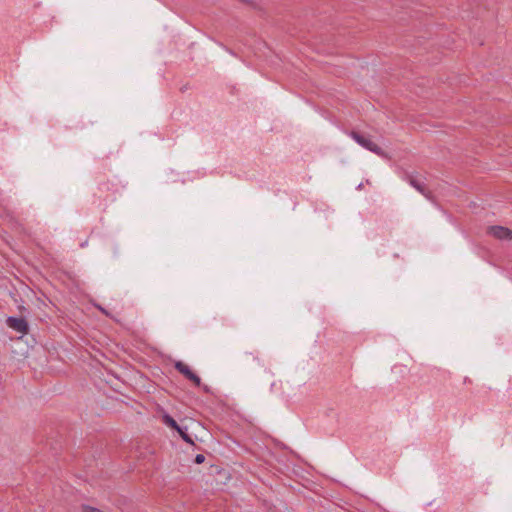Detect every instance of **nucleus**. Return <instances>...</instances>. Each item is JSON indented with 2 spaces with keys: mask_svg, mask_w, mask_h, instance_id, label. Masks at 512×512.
<instances>
[{
  "mask_svg": "<svg viewBox=\"0 0 512 512\" xmlns=\"http://www.w3.org/2000/svg\"><path fill=\"white\" fill-rule=\"evenodd\" d=\"M188 380H190L191 382H193V384L197 387H200L201 386V379L200 377L196 374V373H192L190 375V377L188 378Z\"/></svg>",
  "mask_w": 512,
  "mask_h": 512,
  "instance_id": "8",
  "label": "nucleus"
},
{
  "mask_svg": "<svg viewBox=\"0 0 512 512\" xmlns=\"http://www.w3.org/2000/svg\"><path fill=\"white\" fill-rule=\"evenodd\" d=\"M488 233L500 240L512 239V231L503 226H490Z\"/></svg>",
  "mask_w": 512,
  "mask_h": 512,
  "instance_id": "3",
  "label": "nucleus"
},
{
  "mask_svg": "<svg viewBox=\"0 0 512 512\" xmlns=\"http://www.w3.org/2000/svg\"><path fill=\"white\" fill-rule=\"evenodd\" d=\"M349 136L363 148L375 153L380 157L388 158L387 153L382 148H380L376 143H374L370 138L365 137L356 131H351L349 133Z\"/></svg>",
  "mask_w": 512,
  "mask_h": 512,
  "instance_id": "1",
  "label": "nucleus"
},
{
  "mask_svg": "<svg viewBox=\"0 0 512 512\" xmlns=\"http://www.w3.org/2000/svg\"><path fill=\"white\" fill-rule=\"evenodd\" d=\"M409 183H410V185H411V186H413V187H414L418 192H420L421 194H423L426 198H428V199H430V198H431V193H430V191H428V190L426 189V187L424 186V184H423L420 180H418V179H416V178H414V177H409Z\"/></svg>",
  "mask_w": 512,
  "mask_h": 512,
  "instance_id": "4",
  "label": "nucleus"
},
{
  "mask_svg": "<svg viewBox=\"0 0 512 512\" xmlns=\"http://www.w3.org/2000/svg\"><path fill=\"white\" fill-rule=\"evenodd\" d=\"M203 389H204V391H205V392H209V388H208V386H206V385H205V386H203Z\"/></svg>",
  "mask_w": 512,
  "mask_h": 512,
  "instance_id": "12",
  "label": "nucleus"
},
{
  "mask_svg": "<svg viewBox=\"0 0 512 512\" xmlns=\"http://www.w3.org/2000/svg\"><path fill=\"white\" fill-rule=\"evenodd\" d=\"M162 421L164 424H166L168 427L174 429V430H177L179 425L177 424V422L174 420L173 417H171L169 414H164L162 416Z\"/></svg>",
  "mask_w": 512,
  "mask_h": 512,
  "instance_id": "6",
  "label": "nucleus"
},
{
  "mask_svg": "<svg viewBox=\"0 0 512 512\" xmlns=\"http://www.w3.org/2000/svg\"><path fill=\"white\" fill-rule=\"evenodd\" d=\"M175 369L187 379L193 373V371L190 369V367L181 361H178L175 363Z\"/></svg>",
  "mask_w": 512,
  "mask_h": 512,
  "instance_id": "5",
  "label": "nucleus"
},
{
  "mask_svg": "<svg viewBox=\"0 0 512 512\" xmlns=\"http://www.w3.org/2000/svg\"><path fill=\"white\" fill-rule=\"evenodd\" d=\"M83 512H103L102 510L96 508V507H92V506H89V505H84L83 506Z\"/></svg>",
  "mask_w": 512,
  "mask_h": 512,
  "instance_id": "10",
  "label": "nucleus"
},
{
  "mask_svg": "<svg viewBox=\"0 0 512 512\" xmlns=\"http://www.w3.org/2000/svg\"><path fill=\"white\" fill-rule=\"evenodd\" d=\"M6 323L9 328L21 334H26L28 332V324L23 318L8 317Z\"/></svg>",
  "mask_w": 512,
  "mask_h": 512,
  "instance_id": "2",
  "label": "nucleus"
},
{
  "mask_svg": "<svg viewBox=\"0 0 512 512\" xmlns=\"http://www.w3.org/2000/svg\"><path fill=\"white\" fill-rule=\"evenodd\" d=\"M205 461V457L202 454H197L195 457V463L202 464Z\"/></svg>",
  "mask_w": 512,
  "mask_h": 512,
  "instance_id": "11",
  "label": "nucleus"
},
{
  "mask_svg": "<svg viewBox=\"0 0 512 512\" xmlns=\"http://www.w3.org/2000/svg\"><path fill=\"white\" fill-rule=\"evenodd\" d=\"M179 435L181 436V438L188 444L190 445H194V441L193 439L191 438V436L187 433V428H183L181 426L178 427V429L176 430Z\"/></svg>",
  "mask_w": 512,
  "mask_h": 512,
  "instance_id": "7",
  "label": "nucleus"
},
{
  "mask_svg": "<svg viewBox=\"0 0 512 512\" xmlns=\"http://www.w3.org/2000/svg\"><path fill=\"white\" fill-rule=\"evenodd\" d=\"M188 380H190L191 382H193V384L197 387H200L201 386V379L200 377L196 374V373H192L190 375V377L188 378Z\"/></svg>",
  "mask_w": 512,
  "mask_h": 512,
  "instance_id": "9",
  "label": "nucleus"
}]
</instances>
